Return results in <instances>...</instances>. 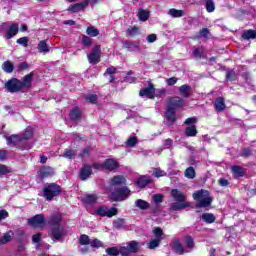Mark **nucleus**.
Returning a JSON list of instances; mask_svg holds the SVG:
<instances>
[{"label": "nucleus", "instance_id": "nucleus-1", "mask_svg": "<svg viewBox=\"0 0 256 256\" xmlns=\"http://www.w3.org/2000/svg\"><path fill=\"white\" fill-rule=\"evenodd\" d=\"M61 219L62 216L60 213L53 214L48 219V225H51L52 228L50 229V235L53 241H61L63 236L65 235V228L61 226Z\"/></svg>", "mask_w": 256, "mask_h": 256}, {"label": "nucleus", "instance_id": "nucleus-2", "mask_svg": "<svg viewBox=\"0 0 256 256\" xmlns=\"http://www.w3.org/2000/svg\"><path fill=\"white\" fill-rule=\"evenodd\" d=\"M184 103L185 100H183L181 97H173L169 99L168 107L164 114L166 119V125H173V123H175V121L177 120L175 116V109L183 107Z\"/></svg>", "mask_w": 256, "mask_h": 256}, {"label": "nucleus", "instance_id": "nucleus-3", "mask_svg": "<svg viewBox=\"0 0 256 256\" xmlns=\"http://www.w3.org/2000/svg\"><path fill=\"white\" fill-rule=\"evenodd\" d=\"M172 198L174 199V203L171 204L170 209L172 211H181L182 209H187V207H191V203L187 202V195L185 193L173 189L171 191Z\"/></svg>", "mask_w": 256, "mask_h": 256}, {"label": "nucleus", "instance_id": "nucleus-4", "mask_svg": "<svg viewBox=\"0 0 256 256\" xmlns=\"http://www.w3.org/2000/svg\"><path fill=\"white\" fill-rule=\"evenodd\" d=\"M193 199L197 201L196 207H209L213 203V198L207 190H199L193 194Z\"/></svg>", "mask_w": 256, "mask_h": 256}, {"label": "nucleus", "instance_id": "nucleus-5", "mask_svg": "<svg viewBox=\"0 0 256 256\" xmlns=\"http://www.w3.org/2000/svg\"><path fill=\"white\" fill-rule=\"evenodd\" d=\"M6 139L7 145H9V147H19L21 151H29V149L33 147L32 144L23 142V138L18 135H11L9 137H6Z\"/></svg>", "mask_w": 256, "mask_h": 256}, {"label": "nucleus", "instance_id": "nucleus-6", "mask_svg": "<svg viewBox=\"0 0 256 256\" xmlns=\"http://www.w3.org/2000/svg\"><path fill=\"white\" fill-rule=\"evenodd\" d=\"M43 193L47 201H51L53 197H57L61 193V188L59 185L52 183L44 188Z\"/></svg>", "mask_w": 256, "mask_h": 256}, {"label": "nucleus", "instance_id": "nucleus-7", "mask_svg": "<svg viewBox=\"0 0 256 256\" xmlns=\"http://www.w3.org/2000/svg\"><path fill=\"white\" fill-rule=\"evenodd\" d=\"M28 223L37 229H45L47 226V220H45V216H43V214H37L34 217L28 219Z\"/></svg>", "mask_w": 256, "mask_h": 256}, {"label": "nucleus", "instance_id": "nucleus-8", "mask_svg": "<svg viewBox=\"0 0 256 256\" xmlns=\"http://www.w3.org/2000/svg\"><path fill=\"white\" fill-rule=\"evenodd\" d=\"M93 167L98 170L107 169V171H115L119 167V162L115 159H107L103 164H94Z\"/></svg>", "mask_w": 256, "mask_h": 256}, {"label": "nucleus", "instance_id": "nucleus-9", "mask_svg": "<svg viewBox=\"0 0 256 256\" xmlns=\"http://www.w3.org/2000/svg\"><path fill=\"white\" fill-rule=\"evenodd\" d=\"M5 88L9 93H17V91L23 89V82L17 78H12L5 83Z\"/></svg>", "mask_w": 256, "mask_h": 256}, {"label": "nucleus", "instance_id": "nucleus-10", "mask_svg": "<svg viewBox=\"0 0 256 256\" xmlns=\"http://www.w3.org/2000/svg\"><path fill=\"white\" fill-rule=\"evenodd\" d=\"M130 195H131V190H129V188L124 186L122 188L116 189L112 193V198L114 199V201H125V199H127Z\"/></svg>", "mask_w": 256, "mask_h": 256}, {"label": "nucleus", "instance_id": "nucleus-11", "mask_svg": "<svg viewBox=\"0 0 256 256\" xmlns=\"http://www.w3.org/2000/svg\"><path fill=\"white\" fill-rule=\"evenodd\" d=\"M153 233L155 238L149 242L148 249H157L161 244V241H163V230L161 228H155Z\"/></svg>", "mask_w": 256, "mask_h": 256}, {"label": "nucleus", "instance_id": "nucleus-12", "mask_svg": "<svg viewBox=\"0 0 256 256\" xmlns=\"http://www.w3.org/2000/svg\"><path fill=\"white\" fill-rule=\"evenodd\" d=\"M96 215H99L100 217H115L117 215L118 210L115 207L108 208L107 206H100L95 211Z\"/></svg>", "mask_w": 256, "mask_h": 256}, {"label": "nucleus", "instance_id": "nucleus-13", "mask_svg": "<svg viewBox=\"0 0 256 256\" xmlns=\"http://www.w3.org/2000/svg\"><path fill=\"white\" fill-rule=\"evenodd\" d=\"M87 57L89 63H92V65H97V63L101 61V48L99 46H95Z\"/></svg>", "mask_w": 256, "mask_h": 256}, {"label": "nucleus", "instance_id": "nucleus-14", "mask_svg": "<svg viewBox=\"0 0 256 256\" xmlns=\"http://www.w3.org/2000/svg\"><path fill=\"white\" fill-rule=\"evenodd\" d=\"M140 97H148V99H153L155 97V87L153 84L149 83L148 87L140 90Z\"/></svg>", "mask_w": 256, "mask_h": 256}, {"label": "nucleus", "instance_id": "nucleus-15", "mask_svg": "<svg viewBox=\"0 0 256 256\" xmlns=\"http://www.w3.org/2000/svg\"><path fill=\"white\" fill-rule=\"evenodd\" d=\"M126 183H127V179L123 175L114 176L110 180L111 187H119L121 185H125Z\"/></svg>", "mask_w": 256, "mask_h": 256}, {"label": "nucleus", "instance_id": "nucleus-16", "mask_svg": "<svg viewBox=\"0 0 256 256\" xmlns=\"http://www.w3.org/2000/svg\"><path fill=\"white\" fill-rule=\"evenodd\" d=\"M19 33V24H12L7 32L6 35L4 36L5 39L9 40V39H13V37H15V35H17Z\"/></svg>", "mask_w": 256, "mask_h": 256}, {"label": "nucleus", "instance_id": "nucleus-17", "mask_svg": "<svg viewBox=\"0 0 256 256\" xmlns=\"http://www.w3.org/2000/svg\"><path fill=\"white\" fill-rule=\"evenodd\" d=\"M86 5L87 2L76 3L74 5H70L67 11H69L70 13H79V11H83L85 9Z\"/></svg>", "mask_w": 256, "mask_h": 256}, {"label": "nucleus", "instance_id": "nucleus-18", "mask_svg": "<svg viewBox=\"0 0 256 256\" xmlns=\"http://www.w3.org/2000/svg\"><path fill=\"white\" fill-rule=\"evenodd\" d=\"M149 183H151V176H147V175L140 176L136 180V185H138L142 189H143V187H147V185H149Z\"/></svg>", "mask_w": 256, "mask_h": 256}, {"label": "nucleus", "instance_id": "nucleus-19", "mask_svg": "<svg viewBox=\"0 0 256 256\" xmlns=\"http://www.w3.org/2000/svg\"><path fill=\"white\" fill-rule=\"evenodd\" d=\"M97 201V195L95 194H85L81 197V202L86 205H93Z\"/></svg>", "mask_w": 256, "mask_h": 256}, {"label": "nucleus", "instance_id": "nucleus-20", "mask_svg": "<svg viewBox=\"0 0 256 256\" xmlns=\"http://www.w3.org/2000/svg\"><path fill=\"white\" fill-rule=\"evenodd\" d=\"M92 173H93V170L91 169V166H84L80 171L81 181H87V178L91 177Z\"/></svg>", "mask_w": 256, "mask_h": 256}, {"label": "nucleus", "instance_id": "nucleus-21", "mask_svg": "<svg viewBox=\"0 0 256 256\" xmlns=\"http://www.w3.org/2000/svg\"><path fill=\"white\" fill-rule=\"evenodd\" d=\"M40 177L45 179L46 177H51V175H55V170L52 167H43L39 171Z\"/></svg>", "mask_w": 256, "mask_h": 256}, {"label": "nucleus", "instance_id": "nucleus-22", "mask_svg": "<svg viewBox=\"0 0 256 256\" xmlns=\"http://www.w3.org/2000/svg\"><path fill=\"white\" fill-rule=\"evenodd\" d=\"M37 49L39 53H42L43 55H47V53H49L51 48L49 47V45H47V40H41L38 43Z\"/></svg>", "mask_w": 256, "mask_h": 256}, {"label": "nucleus", "instance_id": "nucleus-23", "mask_svg": "<svg viewBox=\"0 0 256 256\" xmlns=\"http://www.w3.org/2000/svg\"><path fill=\"white\" fill-rule=\"evenodd\" d=\"M15 237V232L8 231L0 238V245H7V243L11 242V240Z\"/></svg>", "mask_w": 256, "mask_h": 256}, {"label": "nucleus", "instance_id": "nucleus-24", "mask_svg": "<svg viewBox=\"0 0 256 256\" xmlns=\"http://www.w3.org/2000/svg\"><path fill=\"white\" fill-rule=\"evenodd\" d=\"M60 157H64V159H75L77 157V150L66 148Z\"/></svg>", "mask_w": 256, "mask_h": 256}, {"label": "nucleus", "instance_id": "nucleus-25", "mask_svg": "<svg viewBox=\"0 0 256 256\" xmlns=\"http://www.w3.org/2000/svg\"><path fill=\"white\" fill-rule=\"evenodd\" d=\"M172 247L175 252L178 253V255H183V253H185V248L179 240H174L172 243Z\"/></svg>", "mask_w": 256, "mask_h": 256}, {"label": "nucleus", "instance_id": "nucleus-26", "mask_svg": "<svg viewBox=\"0 0 256 256\" xmlns=\"http://www.w3.org/2000/svg\"><path fill=\"white\" fill-rule=\"evenodd\" d=\"M193 247H195V243L193 242V238H191L189 236L186 237L185 247H184L185 253H191V251H193Z\"/></svg>", "mask_w": 256, "mask_h": 256}, {"label": "nucleus", "instance_id": "nucleus-27", "mask_svg": "<svg viewBox=\"0 0 256 256\" xmlns=\"http://www.w3.org/2000/svg\"><path fill=\"white\" fill-rule=\"evenodd\" d=\"M134 205H135V207H137L138 209H141L142 211H145V210L149 209V207H150V204L143 199L136 200Z\"/></svg>", "mask_w": 256, "mask_h": 256}, {"label": "nucleus", "instance_id": "nucleus-28", "mask_svg": "<svg viewBox=\"0 0 256 256\" xmlns=\"http://www.w3.org/2000/svg\"><path fill=\"white\" fill-rule=\"evenodd\" d=\"M179 93L182 95V97H189L191 95V86L184 84L180 86L179 88Z\"/></svg>", "mask_w": 256, "mask_h": 256}, {"label": "nucleus", "instance_id": "nucleus-29", "mask_svg": "<svg viewBox=\"0 0 256 256\" xmlns=\"http://www.w3.org/2000/svg\"><path fill=\"white\" fill-rule=\"evenodd\" d=\"M168 15H170V17H174V18L184 17L185 11L184 10H178V9H175V8H171L168 11Z\"/></svg>", "mask_w": 256, "mask_h": 256}, {"label": "nucleus", "instance_id": "nucleus-30", "mask_svg": "<svg viewBox=\"0 0 256 256\" xmlns=\"http://www.w3.org/2000/svg\"><path fill=\"white\" fill-rule=\"evenodd\" d=\"M123 47L128 51H139V44L130 41L123 42Z\"/></svg>", "mask_w": 256, "mask_h": 256}, {"label": "nucleus", "instance_id": "nucleus-31", "mask_svg": "<svg viewBox=\"0 0 256 256\" xmlns=\"http://www.w3.org/2000/svg\"><path fill=\"white\" fill-rule=\"evenodd\" d=\"M214 107H215L216 111H224L225 110V99H223L222 97L217 98L214 103Z\"/></svg>", "mask_w": 256, "mask_h": 256}, {"label": "nucleus", "instance_id": "nucleus-32", "mask_svg": "<svg viewBox=\"0 0 256 256\" xmlns=\"http://www.w3.org/2000/svg\"><path fill=\"white\" fill-rule=\"evenodd\" d=\"M186 137H196L197 136V126H188L185 130Z\"/></svg>", "mask_w": 256, "mask_h": 256}, {"label": "nucleus", "instance_id": "nucleus-33", "mask_svg": "<svg viewBox=\"0 0 256 256\" xmlns=\"http://www.w3.org/2000/svg\"><path fill=\"white\" fill-rule=\"evenodd\" d=\"M69 115L71 121H79V119L81 118V111L79 110V108H74Z\"/></svg>", "mask_w": 256, "mask_h": 256}, {"label": "nucleus", "instance_id": "nucleus-34", "mask_svg": "<svg viewBox=\"0 0 256 256\" xmlns=\"http://www.w3.org/2000/svg\"><path fill=\"white\" fill-rule=\"evenodd\" d=\"M242 39H256V31L255 30H246L242 34Z\"/></svg>", "mask_w": 256, "mask_h": 256}, {"label": "nucleus", "instance_id": "nucleus-35", "mask_svg": "<svg viewBox=\"0 0 256 256\" xmlns=\"http://www.w3.org/2000/svg\"><path fill=\"white\" fill-rule=\"evenodd\" d=\"M202 220L204 223H215V215L211 213L202 214Z\"/></svg>", "mask_w": 256, "mask_h": 256}, {"label": "nucleus", "instance_id": "nucleus-36", "mask_svg": "<svg viewBox=\"0 0 256 256\" xmlns=\"http://www.w3.org/2000/svg\"><path fill=\"white\" fill-rule=\"evenodd\" d=\"M127 245L128 249H130V253H137L139 251V242L131 241Z\"/></svg>", "mask_w": 256, "mask_h": 256}, {"label": "nucleus", "instance_id": "nucleus-37", "mask_svg": "<svg viewBox=\"0 0 256 256\" xmlns=\"http://www.w3.org/2000/svg\"><path fill=\"white\" fill-rule=\"evenodd\" d=\"M137 15L139 21H147V19H149V11L147 10H139Z\"/></svg>", "mask_w": 256, "mask_h": 256}, {"label": "nucleus", "instance_id": "nucleus-38", "mask_svg": "<svg viewBox=\"0 0 256 256\" xmlns=\"http://www.w3.org/2000/svg\"><path fill=\"white\" fill-rule=\"evenodd\" d=\"M2 69L3 71H5V73H13V63H11L10 61L4 62L2 65Z\"/></svg>", "mask_w": 256, "mask_h": 256}, {"label": "nucleus", "instance_id": "nucleus-39", "mask_svg": "<svg viewBox=\"0 0 256 256\" xmlns=\"http://www.w3.org/2000/svg\"><path fill=\"white\" fill-rule=\"evenodd\" d=\"M231 170L235 177H243V168H241L240 166H232Z\"/></svg>", "mask_w": 256, "mask_h": 256}, {"label": "nucleus", "instance_id": "nucleus-40", "mask_svg": "<svg viewBox=\"0 0 256 256\" xmlns=\"http://www.w3.org/2000/svg\"><path fill=\"white\" fill-rule=\"evenodd\" d=\"M31 81H33V75L32 74L26 75L22 82V89L23 87H31Z\"/></svg>", "mask_w": 256, "mask_h": 256}, {"label": "nucleus", "instance_id": "nucleus-41", "mask_svg": "<svg viewBox=\"0 0 256 256\" xmlns=\"http://www.w3.org/2000/svg\"><path fill=\"white\" fill-rule=\"evenodd\" d=\"M106 253L107 255H110V256H117V255H120V249L119 247H110L106 249Z\"/></svg>", "mask_w": 256, "mask_h": 256}, {"label": "nucleus", "instance_id": "nucleus-42", "mask_svg": "<svg viewBox=\"0 0 256 256\" xmlns=\"http://www.w3.org/2000/svg\"><path fill=\"white\" fill-rule=\"evenodd\" d=\"M87 35H89L90 37H97V35H99V30L96 29L93 26H89L86 30Z\"/></svg>", "mask_w": 256, "mask_h": 256}, {"label": "nucleus", "instance_id": "nucleus-43", "mask_svg": "<svg viewBox=\"0 0 256 256\" xmlns=\"http://www.w3.org/2000/svg\"><path fill=\"white\" fill-rule=\"evenodd\" d=\"M184 175L185 177H187V179H195V168L193 167L187 168Z\"/></svg>", "mask_w": 256, "mask_h": 256}, {"label": "nucleus", "instance_id": "nucleus-44", "mask_svg": "<svg viewBox=\"0 0 256 256\" xmlns=\"http://www.w3.org/2000/svg\"><path fill=\"white\" fill-rule=\"evenodd\" d=\"M31 137H33V129L27 128L21 138L23 143H25V141H27V139H31Z\"/></svg>", "mask_w": 256, "mask_h": 256}, {"label": "nucleus", "instance_id": "nucleus-45", "mask_svg": "<svg viewBox=\"0 0 256 256\" xmlns=\"http://www.w3.org/2000/svg\"><path fill=\"white\" fill-rule=\"evenodd\" d=\"M16 43L18 45H22V47H29V37L27 36L21 37L16 41Z\"/></svg>", "mask_w": 256, "mask_h": 256}, {"label": "nucleus", "instance_id": "nucleus-46", "mask_svg": "<svg viewBox=\"0 0 256 256\" xmlns=\"http://www.w3.org/2000/svg\"><path fill=\"white\" fill-rule=\"evenodd\" d=\"M120 255L122 256H129L131 255V250L129 249V246L126 244L125 246H120Z\"/></svg>", "mask_w": 256, "mask_h": 256}, {"label": "nucleus", "instance_id": "nucleus-47", "mask_svg": "<svg viewBox=\"0 0 256 256\" xmlns=\"http://www.w3.org/2000/svg\"><path fill=\"white\" fill-rule=\"evenodd\" d=\"M136 143H138L137 137L130 136L126 141V147H135Z\"/></svg>", "mask_w": 256, "mask_h": 256}, {"label": "nucleus", "instance_id": "nucleus-48", "mask_svg": "<svg viewBox=\"0 0 256 256\" xmlns=\"http://www.w3.org/2000/svg\"><path fill=\"white\" fill-rule=\"evenodd\" d=\"M205 53V49L203 48H195L193 51V55L194 57H196V59H201V57H203Z\"/></svg>", "mask_w": 256, "mask_h": 256}, {"label": "nucleus", "instance_id": "nucleus-49", "mask_svg": "<svg viewBox=\"0 0 256 256\" xmlns=\"http://www.w3.org/2000/svg\"><path fill=\"white\" fill-rule=\"evenodd\" d=\"M139 34V28L137 27H132V28H128L126 31V35H128L129 37H135V35Z\"/></svg>", "mask_w": 256, "mask_h": 256}, {"label": "nucleus", "instance_id": "nucleus-50", "mask_svg": "<svg viewBox=\"0 0 256 256\" xmlns=\"http://www.w3.org/2000/svg\"><path fill=\"white\" fill-rule=\"evenodd\" d=\"M79 241H80L81 245H90V243H91V239L89 238L88 235H85V234H82L80 236Z\"/></svg>", "mask_w": 256, "mask_h": 256}, {"label": "nucleus", "instance_id": "nucleus-51", "mask_svg": "<svg viewBox=\"0 0 256 256\" xmlns=\"http://www.w3.org/2000/svg\"><path fill=\"white\" fill-rule=\"evenodd\" d=\"M206 10L208 13H213V11H215V2H213V0L206 2Z\"/></svg>", "mask_w": 256, "mask_h": 256}, {"label": "nucleus", "instance_id": "nucleus-52", "mask_svg": "<svg viewBox=\"0 0 256 256\" xmlns=\"http://www.w3.org/2000/svg\"><path fill=\"white\" fill-rule=\"evenodd\" d=\"M125 225V220L118 218L113 222L115 229H121Z\"/></svg>", "mask_w": 256, "mask_h": 256}, {"label": "nucleus", "instance_id": "nucleus-53", "mask_svg": "<svg viewBox=\"0 0 256 256\" xmlns=\"http://www.w3.org/2000/svg\"><path fill=\"white\" fill-rule=\"evenodd\" d=\"M209 35V29L204 28L202 29L199 34L196 36V39H201V38H207Z\"/></svg>", "mask_w": 256, "mask_h": 256}, {"label": "nucleus", "instance_id": "nucleus-54", "mask_svg": "<svg viewBox=\"0 0 256 256\" xmlns=\"http://www.w3.org/2000/svg\"><path fill=\"white\" fill-rule=\"evenodd\" d=\"M32 241H33V243H37L36 244V249H39V247H41V245L39 244V242L41 241V233L33 235L32 236Z\"/></svg>", "mask_w": 256, "mask_h": 256}, {"label": "nucleus", "instance_id": "nucleus-55", "mask_svg": "<svg viewBox=\"0 0 256 256\" xmlns=\"http://www.w3.org/2000/svg\"><path fill=\"white\" fill-rule=\"evenodd\" d=\"M8 173H11V169L6 165L0 164V175H7Z\"/></svg>", "mask_w": 256, "mask_h": 256}, {"label": "nucleus", "instance_id": "nucleus-56", "mask_svg": "<svg viewBox=\"0 0 256 256\" xmlns=\"http://www.w3.org/2000/svg\"><path fill=\"white\" fill-rule=\"evenodd\" d=\"M82 43L85 45V47H91L92 40L90 37L83 35L82 36Z\"/></svg>", "mask_w": 256, "mask_h": 256}, {"label": "nucleus", "instance_id": "nucleus-57", "mask_svg": "<svg viewBox=\"0 0 256 256\" xmlns=\"http://www.w3.org/2000/svg\"><path fill=\"white\" fill-rule=\"evenodd\" d=\"M165 175H167V173H166L165 171L159 169V168H156V169L154 170V177H157V178H159V177H165Z\"/></svg>", "mask_w": 256, "mask_h": 256}, {"label": "nucleus", "instance_id": "nucleus-58", "mask_svg": "<svg viewBox=\"0 0 256 256\" xmlns=\"http://www.w3.org/2000/svg\"><path fill=\"white\" fill-rule=\"evenodd\" d=\"M90 245L91 247H96V248L103 247V243L100 242L99 239L90 240Z\"/></svg>", "mask_w": 256, "mask_h": 256}, {"label": "nucleus", "instance_id": "nucleus-59", "mask_svg": "<svg viewBox=\"0 0 256 256\" xmlns=\"http://www.w3.org/2000/svg\"><path fill=\"white\" fill-rule=\"evenodd\" d=\"M152 199L154 203H163V196L161 194H154Z\"/></svg>", "mask_w": 256, "mask_h": 256}, {"label": "nucleus", "instance_id": "nucleus-60", "mask_svg": "<svg viewBox=\"0 0 256 256\" xmlns=\"http://www.w3.org/2000/svg\"><path fill=\"white\" fill-rule=\"evenodd\" d=\"M185 125H195V123H197V118L196 117H191L185 120Z\"/></svg>", "mask_w": 256, "mask_h": 256}, {"label": "nucleus", "instance_id": "nucleus-61", "mask_svg": "<svg viewBox=\"0 0 256 256\" xmlns=\"http://www.w3.org/2000/svg\"><path fill=\"white\" fill-rule=\"evenodd\" d=\"M218 183L221 187H229V180L225 179V178H220L218 180Z\"/></svg>", "mask_w": 256, "mask_h": 256}, {"label": "nucleus", "instance_id": "nucleus-62", "mask_svg": "<svg viewBox=\"0 0 256 256\" xmlns=\"http://www.w3.org/2000/svg\"><path fill=\"white\" fill-rule=\"evenodd\" d=\"M146 41L148 43H155V41H157V35H155V34L148 35L146 38Z\"/></svg>", "mask_w": 256, "mask_h": 256}, {"label": "nucleus", "instance_id": "nucleus-63", "mask_svg": "<svg viewBox=\"0 0 256 256\" xmlns=\"http://www.w3.org/2000/svg\"><path fill=\"white\" fill-rule=\"evenodd\" d=\"M86 101H88L89 103H95V101H97V95L95 94H90L86 97Z\"/></svg>", "mask_w": 256, "mask_h": 256}, {"label": "nucleus", "instance_id": "nucleus-64", "mask_svg": "<svg viewBox=\"0 0 256 256\" xmlns=\"http://www.w3.org/2000/svg\"><path fill=\"white\" fill-rule=\"evenodd\" d=\"M178 80H179V79H177V78H175V77H172V78L167 79V80H166V83H167V85H169V86H173V85H175V84L177 83Z\"/></svg>", "mask_w": 256, "mask_h": 256}]
</instances>
